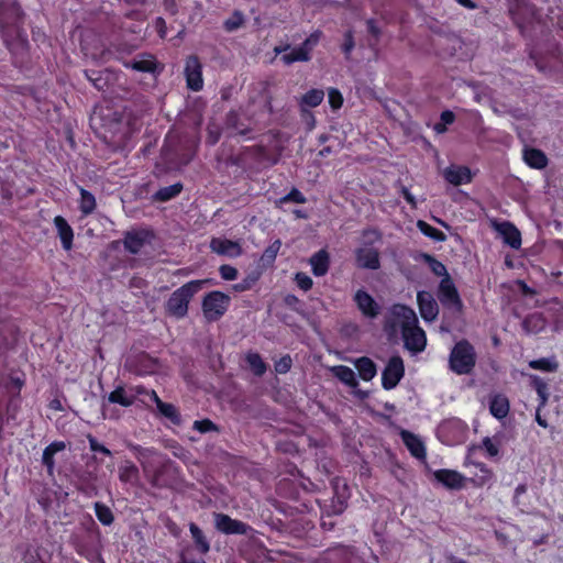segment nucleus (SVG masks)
Returning a JSON list of instances; mask_svg holds the SVG:
<instances>
[{"mask_svg":"<svg viewBox=\"0 0 563 563\" xmlns=\"http://www.w3.org/2000/svg\"><path fill=\"white\" fill-rule=\"evenodd\" d=\"M199 137L194 133H172L165 136L163 156L176 167L188 165L197 154Z\"/></svg>","mask_w":563,"mask_h":563,"instance_id":"f257e3e1","label":"nucleus"},{"mask_svg":"<svg viewBox=\"0 0 563 563\" xmlns=\"http://www.w3.org/2000/svg\"><path fill=\"white\" fill-rule=\"evenodd\" d=\"M131 450L140 462L148 483L155 488L163 487L161 482L162 471L159 468L161 455L158 452L152 448H143L141 445H131Z\"/></svg>","mask_w":563,"mask_h":563,"instance_id":"f03ea898","label":"nucleus"},{"mask_svg":"<svg viewBox=\"0 0 563 563\" xmlns=\"http://www.w3.org/2000/svg\"><path fill=\"white\" fill-rule=\"evenodd\" d=\"M205 284L203 280H191L176 289L166 302L167 312L176 318H184L188 312V303Z\"/></svg>","mask_w":563,"mask_h":563,"instance_id":"7ed1b4c3","label":"nucleus"},{"mask_svg":"<svg viewBox=\"0 0 563 563\" xmlns=\"http://www.w3.org/2000/svg\"><path fill=\"white\" fill-rule=\"evenodd\" d=\"M449 363L455 374H470L476 364L474 346L466 340L459 341L451 351Z\"/></svg>","mask_w":563,"mask_h":563,"instance_id":"20e7f679","label":"nucleus"},{"mask_svg":"<svg viewBox=\"0 0 563 563\" xmlns=\"http://www.w3.org/2000/svg\"><path fill=\"white\" fill-rule=\"evenodd\" d=\"M438 298L446 309L456 313L462 312L463 302L450 275H445V277L441 279L438 289Z\"/></svg>","mask_w":563,"mask_h":563,"instance_id":"39448f33","label":"nucleus"},{"mask_svg":"<svg viewBox=\"0 0 563 563\" xmlns=\"http://www.w3.org/2000/svg\"><path fill=\"white\" fill-rule=\"evenodd\" d=\"M230 297L221 291L209 292L202 301L205 317L209 321L221 318L229 308Z\"/></svg>","mask_w":563,"mask_h":563,"instance_id":"423d86ee","label":"nucleus"},{"mask_svg":"<svg viewBox=\"0 0 563 563\" xmlns=\"http://www.w3.org/2000/svg\"><path fill=\"white\" fill-rule=\"evenodd\" d=\"M123 66L139 73L159 75L164 66L151 53H140L133 59L123 62Z\"/></svg>","mask_w":563,"mask_h":563,"instance_id":"0eeeda50","label":"nucleus"},{"mask_svg":"<svg viewBox=\"0 0 563 563\" xmlns=\"http://www.w3.org/2000/svg\"><path fill=\"white\" fill-rule=\"evenodd\" d=\"M184 75L189 90L195 92L202 90V64L197 55H190L186 58Z\"/></svg>","mask_w":563,"mask_h":563,"instance_id":"6e6552de","label":"nucleus"},{"mask_svg":"<svg viewBox=\"0 0 563 563\" xmlns=\"http://www.w3.org/2000/svg\"><path fill=\"white\" fill-rule=\"evenodd\" d=\"M405 375L404 361L399 355L391 356L382 373V386L386 390L395 388Z\"/></svg>","mask_w":563,"mask_h":563,"instance_id":"1a4fd4ad","label":"nucleus"},{"mask_svg":"<svg viewBox=\"0 0 563 563\" xmlns=\"http://www.w3.org/2000/svg\"><path fill=\"white\" fill-rule=\"evenodd\" d=\"M405 346L412 352H421L424 350L427 344V338L424 331L413 323L401 331Z\"/></svg>","mask_w":563,"mask_h":563,"instance_id":"9d476101","label":"nucleus"},{"mask_svg":"<svg viewBox=\"0 0 563 563\" xmlns=\"http://www.w3.org/2000/svg\"><path fill=\"white\" fill-rule=\"evenodd\" d=\"M216 528L225 534H246L250 527L240 521L232 519L228 515L217 514L214 517Z\"/></svg>","mask_w":563,"mask_h":563,"instance_id":"9b49d317","label":"nucleus"},{"mask_svg":"<svg viewBox=\"0 0 563 563\" xmlns=\"http://www.w3.org/2000/svg\"><path fill=\"white\" fill-rule=\"evenodd\" d=\"M224 129L229 131V137L239 135L251 139L249 134L252 132V129L242 121L241 115L236 110H230L225 114Z\"/></svg>","mask_w":563,"mask_h":563,"instance_id":"f8f14e48","label":"nucleus"},{"mask_svg":"<svg viewBox=\"0 0 563 563\" xmlns=\"http://www.w3.org/2000/svg\"><path fill=\"white\" fill-rule=\"evenodd\" d=\"M354 301L362 314L368 319H375L380 313V306L363 289L355 292Z\"/></svg>","mask_w":563,"mask_h":563,"instance_id":"ddd939ff","label":"nucleus"},{"mask_svg":"<svg viewBox=\"0 0 563 563\" xmlns=\"http://www.w3.org/2000/svg\"><path fill=\"white\" fill-rule=\"evenodd\" d=\"M419 311L424 321L431 322L439 314V306L433 296L428 291H419L417 294Z\"/></svg>","mask_w":563,"mask_h":563,"instance_id":"4468645a","label":"nucleus"},{"mask_svg":"<svg viewBox=\"0 0 563 563\" xmlns=\"http://www.w3.org/2000/svg\"><path fill=\"white\" fill-rule=\"evenodd\" d=\"M390 314L393 317L394 325H399L402 329L418 323L416 312L405 305H394L390 308Z\"/></svg>","mask_w":563,"mask_h":563,"instance_id":"2eb2a0df","label":"nucleus"},{"mask_svg":"<svg viewBox=\"0 0 563 563\" xmlns=\"http://www.w3.org/2000/svg\"><path fill=\"white\" fill-rule=\"evenodd\" d=\"M443 176L444 179L453 186H461L472 181L471 169L463 165H452L448 167L444 170Z\"/></svg>","mask_w":563,"mask_h":563,"instance_id":"dca6fc26","label":"nucleus"},{"mask_svg":"<svg viewBox=\"0 0 563 563\" xmlns=\"http://www.w3.org/2000/svg\"><path fill=\"white\" fill-rule=\"evenodd\" d=\"M495 228L505 244L508 246H521V233L515 224L509 221H504L495 223Z\"/></svg>","mask_w":563,"mask_h":563,"instance_id":"f3484780","label":"nucleus"},{"mask_svg":"<svg viewBox=\"0 0 563 563\" xmlns=\"http://www.w3.org/2000/svg\"><path fill=\"white\" fill-rule=\"evenodd\" d=\"M434 478L450 489H460L464 485L465 477L453 470H438L433 473Z\"/></svg>","mask_w":563,"mask_h":563,"instance_id":"a211bd4d","label":"nucleus"},{"mask_svg":"<svg viewBox=\"0 0 563 563\" xmlns=\"http://www.w3.org/2000/svg\"><path fill=\"white\" fill-rule=\"evenodd\" d=\"M154 238V233L147 229H133L124 235L123 246H144Z\"/></svg>","mask_w":563,"mask_h":563,"instance_id":"6ab92c4d","label":"nucleus"},{"mask_svg":"<svg viewBox=\"0 0 563 563\" xmlns=\"http://www.w3.org/2000/svg\"><path fill=\"white\" fill-rule=\"evenodd\" d=\"M510 410V404L507 396L495 394L489 399V412L498 420L506 418Z\"/></svg>","mask_w":563,"mask_h":563,"instance_id":"aec40b11","label":"nucleus"},{"mask_svg":"<svg viewBox=\"0 0 563 563\" xmlns=\"http://www.w3.org/2000/svg\"><path fill=\"white\" fill-rule=\"evenodd\" d=\"M525 163L534 169H543L548 165V157L543 151L534 147H529L523 151Z\"/></svg>","mask_w":563,"mask_h":563,"instance_id":"412c9836","label":"nucleus"},{"mask_svg":"<svg viewBox=\"0 0 563 563\" xmlns=\"http://www.w3.org/2000/svg\"><path fill=\"white\" fill-rule=\"evenodd\" d=\"M54 225L60 239L62 246H73L74 231L68 221L62 216H56L54 218Z\"/></svg>","mask_w":563,"mask_h":563,"instance_id":"4be33fe9","label":"nucleus"},{"mask_svg":"<svg viewBox=\"0 0 563 563\" xmlns=\"http://www.w3.org/2000/svg\"><path fill=\"white\" fill-rule=\"evenodd\" d=\"M311 269L314 276H323L329 271L330 256L324 249H320L310 258Z\"/></svg>","mask_w":563,"mask_h":563,"instance_id":"5701e85b","label":"nucleus"},{"mask_svg":"<svg viewBox=\"0 0 563 563\" xmlns=\"http://www.w3.org/2000/svg\"><path fill=\"white\" fill-rule=\"evenodd\" d=\"M401 439L404 443L406 444L407 449L410 451V453L419 459L422 460L426 457V448L422 443V441L415 435L413 433L409 431H402L401 432Z\"/></svg>","mask_w":563,"mask_h":563,"instance_id":"b1692460","label":"nucleus"},{"mask_svg":"<svg viewBox=\"0 0 563 563\" xmlns=\"http://www.w3.org/2000/svg\"><path fill=\"white\" fill-rule=\"evenodd\" d=\"M151 399L156 404L158 411L172 422L179 424L181 419L177 408L173 404L164 402L155 390L151 391Z\"/></svg>","mask_w":563,"mask_h":563,"instance_id":"393cba45","label":"nucleus"},{"mask_svg":"<svg viewBox=\"0 0 563 563\" xmlns=\"http://www.w3.org/2000/svg\"><path fill=\"white\" fill-rule=\"evenodd\" d=\"M356 260L360 267L369 269H377L379 267L376 249H358Z\"/></svg>","mask_w":563,"mask_h":563,"instance_id":"a878e982","label":"nucleus"},{"mask_svg":"<svg viewBox=\"0 0 563 563\" xmlns=\"http://www.w3.org/2000/svg\"><path fill=\"white\" fill-rule=\"evenodd\" d=\"M108 401L110 404H119L122 407H131L135 402L129 387L123 386H118L111 391L108 396Z\"/></svg>","mask_w":563,"mask_h":563,"instance_id":"bb28decb","label":"nucleus"},{"mask_svg":"<svg viewBox=\"0 0 563 563\" xmlns=\"http://www.w3.org/2000/svg\"><path fill=\"white\" fill-rule=\"evenodd\" d=\"M64 449H65V443L62 441L53 442L44 449L43 455H42V462L46 466L47 473L49 475H53L54 468H55L54 455L57 452L63 451Z\"/></svg>","mask_w":563,"mask_h":563,"instance_id":"cd10ccee","label":"nucleus"},{"mask_svg":"<svg viewBox=\"0 0 563 563\" xmlns=\"http://www.w3.org/2000/svg\"><path fill=\"white\" fill-rule=\"evenodd\" d=\"M79 194L80 198L78 201V209L81 212L82 216H89L91 214L96 208H97V201L95 196L85 189L84 187L79 186Z\"/></svg>","mask_w":563,"mask_h":563,"instance_id":"c85d7f7f","label":"nucleus"},{"mask_svg":"<svg viewBox=\"0 0 563 563\" xmlns=\"http://www.w3.org/2000/svg\"><path fill=\"white\" fill-rule=\"evenodd\" d=\"M183 184L175 183L170 186L159 188L154 195L153 200L158 202H167L177 197L183 191Z\"/></svg>","mask_w":563,"mask_h":563,"instance_id":"c756f323","label":"nucleus"},{"mask_svg":"<svg viewBox=\"0 0 563 563\" xmlns=\"http://www.w3.org/2000/svg\"><path fill=\"white\" fill-rule=\"evenodd\" d=\"M354 365L358 371V374L362 379L371 380L372 378L375 377L377 372L376 365L371 358L366 356L360 357L355 361Z\"/></svg>","mask_w":563,"mask_h":563,"instance_id":"7c9ffc66","label":"nucleus"},{"mask_svg":"<svg viewBox=\"0 0 563 563\" xmlns=\"http://www.w3.org/2000/svg\"><path fill=\"white\" fill-rule=\"evenodd\" d=\"M332 373L338 379L350 387H356L358 385L354 371L347 366H334L332 367Z\"/></svg>","mask_w":563,"mask_h":563,"instance_id":"2f4dec72","label":"nucleus"},{"mask_svg":"<svg viewBox=\"0 0 563 563\" xmlns=\"http://www.w3.org/2000/svg\"><path fill=\"white\" fill-rule=\"evenodd\" d=\"M189 530L197 550L202 554L208 553L210 550V543L203 534L202 530L194 522L189 523Z\"/></svg>","mask_w":563,"mask_h":563,"instance_id":"473e14b6","label":"nucleus"},{"mask_svg":"<svg viewBox=\"0 0 563 563\" xmlns=\"http://www.w3.org/2000/svg\"><path fill=\"white\" fill-rule=\"evenodd\" d=\"M119 478L123 483L135 485L139 479V468L132 462H125L119 467Z\"/></svg>","mask_w":563,"mask_h":563,"instance_id":"72a5a7b5","label":"nucleus"},{"mask_svg":"<svg viewBox=\"0 0 563 563\" xmlns=\"http://www.w3.org/2000/svg\"><path fill=\"white\" fill-rule=\"evenodd\" d=\"M323 99H324V91L322 89L313 88V89L308 90L305 95H302L301 100H300V106L302 108L303 107L316 108L319 104H321Z\"/></svg>","mask_w":563,"mask_h":563,"instance_id":"f704fd0d","label":"nucleus"},{"mask_svg":"<svg viewBox=\"0 0 563 563\" xmlns=\"http://www.w3.org/2000/svg\"><path fill=\"white\" fill-rule=\"evenodd\" d=\"M306 203L307 198L306 196L298 189V188H291V190L286 194L285 196L280 197L275 201L276 208H283L287 203Z\"/></svg>","mask_w":563,"mask_h":563,"instance_id":"c9c22d12","label":"nucleus"},{"mask_svg":"<svg viewBox=\"0 0 563 563\" xmlns=\"http://www.w3.org/2000/svg\"><path fill=\"white\" fill-rule=\"evenodd\" d=\"M280 59L285 65H291L296 62H309L311 59V55H308L306 49L297 46L292 48L291 52L283 54Z\"/></svg>","mask_w":563,"mask_h":563,"instance_id":"e433bc0d","label":"nucleus"},{"mask_svg":"<svg viewBox=\"0 0 563 563\" xmlns=\"http://www.w3.org/2000/svg\"><path fill=\"white\" fill-rule=\"evenodd\" d=\"M382 242V233L378 229L367 228L363 230L360 246H374L377 243Z\"/></svg>","mask_w":563,"mask_h":563,"instance_id":"4c0bfd02","label":"nucleus"},{"mask_svg":"<svg viewBox=\"0 0 563 563\" xmlns=\"http://www.w3.org/2000/svg\"><path fill=\"white\" fill-rule=\"evenodd\" d=\"M522 325L527 332H539L544 328L545 321L540 313H533L523 320Z\"/></svg>","mask_w":563,"mask_h":563,"instance_id":"58836bf2","label":"nucleus"},{"mask_svg":"<svg viewBox=\"0 0 563 563\" xmlns=\"http://www.w3.org/2000/svg\"><path fill=\"white\" fill-rule=\"evenodd\" d=\"M246 362H247L250 368L252 369V372L256 376H262L265 374L267 367L258 353H249L246 355Z\"/></svg>","mask_w":563,"mask_h":563,"instance_id":"ea45409f","label":"nucleus"},{"mask_svg":"<svg viewBox=\"0 0 563 563\" xmlns=\"http://www.w3.org/2000/svg\"><path fill=\"white\" fill-rule=\"evenodd\" d=\"M93 507H95L96 517L102 525L110 526L113 522L114 517H113L111 509L108 506H106L102 503L97 501V503H95Z\"/></svg>","mask_w":563,"mask_h":563,"instance_id":"a19ab883","label":"nucleus"},{"mask_svg":"<svg viewBox=\"0 0 563 563\" xmlns=\"http://www.w3.org/2000/svg\"><path fill=\"white\" fill-rule=\"evenodd\" d=\"M531 379H532V386L534 387V389L538 394V397H539L540 407H545L548 399H549L547 383L539 376H532Z\"/></svg>","mask_w":563,"mask_h":563,"instance_id":"79ce46f5","label":"nucleus"},{"mask_svg":"<svg viewBox=\"0 0 563 563\" xmlns=\"http://www.w3.org/2000/svg\"><path fill=\"white\" fill-rule=\"evenodd\" d=\"M418 228L426 236H429L437 242H441L445 239V234L441 230L432 227L431 224L422 220L418 221Z\"/></svg>","mask_w":563,"mask_h":563,"instance_id":"37998d69","label":"nucleus"},{"mask_svg":"<svg viewBox=\"0 0 563 563\" xmlns=\"http://www.w3.org/2000/svg\"><path fill=\"white\" fill-rule=\"evenodd\" d=\"M529 366L533 369L543 372H555L558 369V363L550 358H539L529 362Z\"/></svg>","mask_w":563,"mask_h":563,"instance_id":"c03bdc74","label":"nucleus"},{"mask_svg":"<svg viewBox=\"0 0 563 563\" xmlns=\"http://www.w3.org/2000/svg\"><path fill=\"white\" fill-rule=\"evenodd\" d=\"M222 130L214 123H209L207 126L206 144L208 146H214L221 137Z\"/></svg>","mask_w":563,"mask_h":563,"instance_id":"a18cd8bd","label":"nucleus"},{"mask_svg":"<svg viewBox=\"0 0 563 563\" xmlns=\"http://www.w3.org/2000/svg\"><path fill=\"white\" fill-rule=\"evenodd\" d=\"M322 36V32L317 30L312 32L302 43L299 45L300 48L307 51L308 55H311L313 48L319 44Z\"/></svg>","mask_w":563,"mask_h":563,"instance_id":"49530a36","label":"nucleus"},{"mask_svg":"<svg viewBox=\"0 0 563 563\" xmlns=\"http://www.w3.org/2000/svg\"><path fill=\"white\" fill-rule=\"evenodd\" d=\"M355 47L354 33L347 30L343 35V43L341 45L342 53L346 59H350L351 53Z\"/></svg>","mask_w":563,"mask_h":563,"instance_id":"de8ad7c7","label":"nucleus"},{"mask_svg":"<svg viewBox=\"0 0 563 563\" xmlns=\"http://www.w3.org/2000/svg\"><path fill=\"white\" fill-rule=\"evenodd\" d=\"M328 100L332 110H338L343 106V96L336 88H330L328 90Z\"/></svg>","mask_w":563,"mask_h":563,"instance_id":"09e8293b","label":"nucleus"},{"mask_svg":"<svg viewBox=\"0 0 563 563\" xmlns=\"http://www.w3.org/2000/svg\"><path fill=\"white\" fill-rule=\"evenodd\" d=\"M423 257L429 263V266H430L431 271L437 276L445 277V275H449L448 272H446L445 266L441 262L434 260L432 256L427 255V254H424Z\"/></svg>","mask_w":563,"mask_h":563,"instance_id":"8fccbe9b","label":"nucleus"},{"mask_svg":"<svg viewBox=\"0 0 563 563\" xmlns=\"http://www.w3.org/2000/svg\"><path fill=\"white\" fill-rule=\"evenodd\" d=\"M243 24V16L240 12H234L233 16L225 20L224 22V29L228 32H232L238 30Z\"/></svg>","mask_w":563,"mask_h":563,"instance_id":"3c124183","label":"nucleus"},{"mask_svg":"<svg viewBox=\"0 0 563 563\" xmlns=\"http://www.w3.org/2000/svg\"><path fill=\"white\" fill-rule=\"evenodd\" d=\"M297 286L303 291H308L312 287V279L305 273H297L295 276Z\"/></svg>","mask_w":563,"mask_h":563,"instance_id":"603ef678","label":"nucleus"},{"mask_svg":"<svg viewBox=\"0 0 563 563\" xmlns=\"http://www.w3.org/2000/svg\"><path fill=\"white\" fill-rule=\"evenodd\" d=\"M130 391L133 394V399L136 401L137 399H141L142 401H145V396L151 398V391L147 390L144 386L135 385V386H129Z\"/></svg>","mask_w":563,"mask_h":563,"instance_id":"864d4df0","label":"nucleus"},{"mask_svg":"<svg viewBox=\"0 0 563 563\" xmlns=\"http://www.w3.org/2000/svg\"><path fill=\"white\" fill-rule=\"evenodd\" d=\"M194 429L201 433L217 430V426L209 419L197 420L194 422Z\"/></svg>","mask_w":563,"mask_h":563,"instance_id":"5fc2aeb1","label":"nucleus"},{"mask_svg":"<svg viewBox=\"0 0 563 563\" xmlns=\"http://www.w3.org/2000/svg\"><path fill=\"white\" fill-rule=\"evenodd\" d=\"M88 442H89V448L92 452H100L108 456H110L112 454L111 451L108 448H106L103 444L99 443L96 438L89 435Z\"/></svg>","mask_w":563,"mask_h":563,"instance_id":"6e6d98bb","label":"nucleus"},{"mask_svg":"<svg viewBox=\"0 0 563 563\" xmlns=\"http://www.w3.org/2000/svg\"><path fill=\"white\" fill-rule=\"evenodd\" d=\"M23 385L24 379L22 377L11 375L7 387L11 393L19 394Z\"/></svg>","mask_w":563,"mask_h":563,"instance_id":"4d7b16f0","label":"nucleus"},{"mask_svg":"<svg viewBox=\"0 0 563 563\" xmlns=\"http://www.w3.org/2000/svg\"><path fill=\"white\" fill-rule=\"evenodd\" d=\"M291 367V358L290 356H283L278 362L275 364V369L277 373L285 374L287 373Z\"/></svg>","mask_w":563,"mask_h":563,"instance_id":"13d9d810","label":"nucleus"},{"mask_svg":"<svg viewBox=\"0 0 563 563\" xmlns=\"http://www.w3.org/2000/svg\"><path fill=\"white\" fill-rule=\"evenodd\" d=\"M220 274L225 280H234L238 277V271L230 265H222L220 267Z\"/></svg>","mask_w":563,"mask_h":563,"instance_id":"bf43d9fd","label":"nucleus"},{"mask_svg":"<svg viewBox=\"0 0 563 563\" xmlns=\"http://www.w3.org/2000/svg\"><path fill=\"white\" fill-rule=\"evenodd\" d=\"M482 443H483V448L486 450L487 454L490 457H494V456L498 455L499 449L493 442V440L490 438H488V437L484 438Z\"/></svg>","mask_w":563,"mask_h":563,"instance_id":"052dcab7","label":"nucleus"},{"mask_svg":"<svg viewBox=\"0 0 563 563\" xmlns=\"http://www.w3.org/2000/svg\"><path fill=\"white\" fill-rule=\"evenodd\" d=\"M154 27L162 40H164L167 36L166 21L162 16L155 19Z\"/></svg>","mask_w":563,"mask_h":563,"instance_id":"680f3d73","label":"nucleus"},{"mask_svg":"<svg viewBox=\"0 0 563 563\" xmlns=\"http://www.w3.org/2000/svg\"><path fill=\"white\" fill-rule=\"evenodd\" d=\"M163 9L169 15H176L178 13V4L176 0H163Z\"/></svg>","mask_w":563,"mask_h":563,"instance_id":"e2e57ef3","label":"nucleus"},{"mask_svg":"<svg viewBox=\"0 0 563 563\" xmlns=\"http://www.w3.org/2000/svg\"><path fill=\"white\" fill-rule=\"evenodd\" d=\"M440 121L448 126L455 121V114L451 110H444L441 112Z\"/></svg>","mask_w":563,"mask_h":563,"instance_id":"0e129e2a","label":"nucleus"},{"mask_svg":"<svg viewBox=\"0 0 563 563\" xmlns=\"http://www.w3.org/2000/svg\"><path fill=\"white\" fill-rule=\"evenodd\" d=\"M401 196L404 197V199L407 201L408 205H410L412 208H416L417 207V201H416V198L415 196L410 192V190L402 186L401 187Z\"/></svg>","mask_w":563,"mask_h":563,"instance_id":"69168bd1","label":"nucleus"},{"mask_svg":"<svg viewBox=\"0 0 563 563\" xmlns=\"http://www.w3.org/2000/svg\"><path fill=\"white\" fill-rule=\"evenodd\" d=\"M277 250L278 249H266V251L263 254L261 261L262 262H266L267 264L274 262L275 258H276V255H277Z\"/></svg>","mask_w":563,"mask_h":563,"instance_id":"338daca9","label":"nucleus"},{"mask_svg":"<svg viewBox=\"0 0 563 563\" xmlns=\"http://www.w3.org/2000/svg\"><path fill=\"white\" fill-rule=\"evenodd\" d=\"M367 31L371 35L375 36V37H378L379 34H380V30L379 27L376 25L375 21L374 20H368L367 21Z\"/></svg>","mask_w":563,"mask_h":563,"instance_id":"774afa93","label":"nucleus"}]
</instances>
